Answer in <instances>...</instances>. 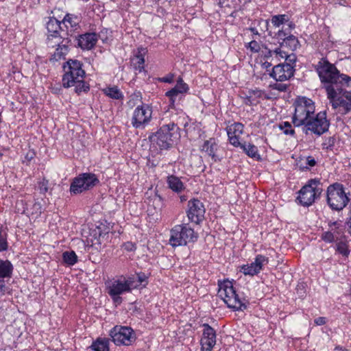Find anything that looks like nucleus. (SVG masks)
<instances>
[{
    "label": "nucleus",
    "mask_w": 351,
    "mask_h": 351,
    "mask_svg": "<svg viewBox=\"0 0 351 351\" xmlns=\"http://www.w3.org/2000/svg\"><path fill=\"white\" fill-rule=\"evenodd\" d=\"M335 349H336V350L339 349V350H341V351H348L347 349H346V348H343L339 347V346L336 347V348H335Z\"/></svg>",
    "instance_id": "obj_59"
},
{
    "label": "nucleus",
    "mask_w": 351,
    "mask_h": 351,
    "mask_svg": "<svg viewBox=\"0 0 351 351\" xmlns=\"http://www.w3.org/2000/svg\"><path fill=\"white\" fill-rule=\"evenodd\" d=\"M268 263V257L258 254L256 256L254 261L250 264L243 265L241 267V271L245 276H254L259 274Z\"/></svg>",
    "instance_id": "obj_16"
},
{
    "label": "nucleus",
    "mask_w": 351,
    "mask_h": 351,
    "mask_svg": "<svg viewBox=\"0 0 351 351\" xmlns=\"http://www.w3.org/2000/svg\"><path fill=\"white\" fill-rule=\"evenodd\" d=\"M9 283L0 280V296L5 295L7 293L10 292Z\"/></svg>",
    "instance_id": "obj_44"
},
{
    "label": "nucleus",
    "mask_w": 351,
    "mask_h": 351,
    "mask_svg": "<svg viewBox=\"0 0 351 351\" xmlns=\"http://www.w3.org/2000/svg\"><path fill=\"white\" fill-rule=\"evenodd\" d=\"M161 81L166 83H171L172 82V77H165L162 78Z\"/></svg>",
    "instance_id": "obj_56"
},
{
    "label": "nucleus",
    "mask_w": 351,
    "mask_h": 351,
    "mask_svg": "<svg viewBox=\"0 0 351 351\" xmlns=\"http://www.w3.org/2000/svg\"><path fill=\"white\" fill-rule=\"evenodd\" d=\"M99 183V180L95 173H80L73 178L70 186V192L75 195L80 194L91 190L98 185Z\"/></svg>",
    "instance_id": "obj_10"
},
{
    "label": "nucleus",
    "mask_w": 351,
    "mask_h": 351,
    "mask_svg": "<svg viewBox=\"0 0 351 351\" xmlns=\"http://www.w3.org/2000/svg\"><path fill=\"white\" fill-rule=\"evenodd\" d=\"M69 42L68 38H61L60 37H56V40L54 41H51V40L49 41H47V44L49 47H56V50L51 55L50 60L53 61H58L61 58H63L69 51Z\"/></svg>",
    "instance_id": "obj_18"
},
{
    "label": "nucleus",
    "mask_w": 351,
    "mask_h": 351,
    "mask_svg": "<svg viewBox=\"0 0 351 351\" xmlns=\"http://www.w3.org/2000/svg\"><path fill=\"white\" fill-rule=\"evenodd\" d=\"M110 336L117 346H130L136 339L133 329L128 326H115L110 330Z\"/></svg>",
    "instance_id": "obj_15"
},
{
    "label": "nucleus",
    "mask_w": 351,
    "mask_h": 351,
    "mask_svg": "<svg viewBox=\"0 0 351 351\" xmlns=\"http://www.w3.org/2000/svg\"><path fill=\"white\" fill-rule=\"evenodd\" d=\"M336 252L341 254L343 257L348 258L350 255V250L348 243L346 239L341 237L339 239H337L335 245Z\"/></svg>",
    "instance_id": "obj_28"
},
{
    "label": "nucleus",
    "mask_w": 351,
    "mask_h": 351,
    "mask_svg": "<svg viewBox=\"0 0 351 351\" xmlns=\"http://www.w3.org/2000/svg\"><path fill=\"white\" fill-rule=\"evenodd\" d=\"M279 128L286 135L293 136L295 134L294 130L292 128L291 123L288 121H284L279 125Z\"/></svg>",
    "instance_id": "obj_40"
},
{
    "label": "nucleus",
    "mask_w": 351,
    "mask_h": 351,
    "mask_svg": "<svg viewBox=\"0 0 351 351\" xmlns=\"http://www.w3.org/2000/svg\"><path fill=\"white\" fill-rule=\"evenodd\" d=\"M315 69L318 74L327 96L332 95L341 86H351V77L341 73L334 64L330 63L327 58H322L315 65Z\"/></svg>",
    "instance_id": "obj_1"
},
{
    "label": "nucleus",
    "mask_w": 351,
    "mask_h": 351,
    "mask_svg": "<svg viewBox=\"0 0 351 351\" xmlns=\"http://www.w3.org/2000/svg\"><path fill=\"white\" fill-rule=\"evenodd\" d=\"M262 95V91L258 89L249 90L246 93H243L242 98L246 105L254 106L259 102Z\"/></svg>",
    "instance_id": "obj_25"
},
{
    "label": "nucleus",
    "mask_w": 351,
    "mask_h": 351,
    "mask_svg": "<svg viewBox=\"0 0 351 351\" xmlns=\"http://www.w3.org/2000/svg\"><path fill=\"white\" fill-rule=\"evenodd\" d=\"M198 234L189 224L174 226L170 231L169 243L173 247L186 245L197 240Z\"/></svg>",
    "instance_id": "obj_8"
},
{
    "label": "nucleus",
    "mask_w": 351,
    "mask_h": 351,
    "mask_svg": "<svg viewBox=\"0 0 351 351\" xmlns=\"http://www.w3.org/2000/svg\"><path fill=\"white\" fill-rule=\"evenodd\" d=\"M64 75L62 82L65 88L75 87V92L77 95L87 93L90 86L84 81L85 71L82 69V63L77 60L69 59L63 65Z\"/></svg>",
    "instance_id": "obj_2"
},
{
    "label": "nucleus",
    "mask_w": 351,
    "mask_h": 351,
    "mask_svg": "<svg viewBox=\"0 0 351 351\" xmlns=\"http://www.w3.org/2000/svg\"><path fill=\"white\" fill-rule=\"evenodd\" d=\"M138 287V284L134 276H121L106 284L107 293L116 306L122 303L121 295L130 293L132 289Z\"/></svg>",
    "instance_id": "obj_4"
},
{
    "label": "nucleus",
    "mask_w": 351,
    "mask_h": 351,
    "mask_svg": "<svg viewBox=\"0 0 351 351\" xmlns=\"http://www.w3.org/2000/svg\"><path fill=\"white\" fill-rule=\"evenodd\" d=\"M104 93L114 99H123V95L119 88L117 86L107 87L103 90Z\"/></svg>",
    "instance_id": "obj_32"
},
{
    "label": "nucleus",
    "mask_w": 351,
    "mask_h": 351,
    "mask_svg": "<svg viewBox=\"0 0 351 351\" xmlns=\"http://www.w3.org/2000/svg\"><path fill=\"white\" fill-rule=\"evenodd\" d=\"M202 337L200 340L202 351H212L216 344V331L208 324L202 325Z\"/></svg>",
    "instance_id": "obj_19"
},
{
    "label": "nucleus",
    "mask_w": 351,
    "mask_h": 351,
    "mask_svg": "<svg viewBox=\"0 0 351 351\" xmlns=\"http://www.w3.org/2000/svg\"><path fill=\"white\" fill-rule=\"evenodd\" d=\"M295 112L293 116V123L296 127L304 125L315 114L314 102L309 98L298 97L295 101Z\"/></svg>",
    "instance_id": "obj_6"
},
{
    "label": "nucleus",
    "mask_w": 351,
    "mask_h": 351,
    "mask_svg": "<svg viewBox=\"0 0 351 351\" xmlns=\"http://www.w3.org/2000/svg\"><path fill=\"white\" fill-rule=\"evenodd\" d=\"M165 95L169 99V106L171 108H174L175 103L177 101V99L180 100L184 97L182 94L177 91H175V90L173 88L168 90L165 93Z\"/></svg>",
    "instance_id": "obj_35"
},
{
    "label": "nucleus",
    "mask_w": 351,
    "mask_h": 351,
    "mask_svg": "<svg viewBox=\"0 0 351 351\" xmlns=\"http://www.w3.org/2000/svg\"><path fill=\"white\" fill-rule=\"evenodd\" d=\"M180 201H181L182 202H185V201H186V199H187V197H186V196H185V195H181V196L180 197Z\"/></svg>",
    "instance_id": "obj_58"
},
{
    "label": "nucleus",
    "mask_w": 351,
    "mask_h": 351,
    "mask_svg": "<svg viewBox=\"0 0 351 351\" xmlns=\"http://www.w3.org/2000/svg\"><path fill=\"white\" fill-rule=\"evenodd\" d=\"M62 259L65 264L72 266L77 261V256L74 251H66L62 254Z\"/></svg>",
    "instance_id": "obj_34"
},
{
    "label": "nucleus",
    "mask_w": 351,
    "mask_h": 351,
    "mask_svg": "<svg viewBox=\"0 0 351 351\" xmlns=\"http://www.w3.org/2000/svg\"><path fill=\"white\" fill-rule=\"evenodd\" d=\"M47 29L48 32L47 41H54L56 37L61 38H65L66 34L64 33V29L62 21L56 19L55 17H50L47 23Z\"/></svg>",
    "instance_id": "obj_20"
},
{
    "label": "nucleus",
    "mask_w": 351,
    "mask_h": 351,
    "mask_svg": "<svg viewBox=\"0 0 351 351\" xmlns=\"http://www.w3.org/2000/svg\"><path fill=\"white\" fill-rule=\"evenodd\" d=\"M98 36L95 33H86L78 38V46L82 49H91L96 44Z\"/></svg>",
    "instance_id": "obj_23"
},
{
    "label": "nucleus",
    "mask_w": 351,
    "mask_h": 351,
    "mask_svg": "<svg viewBox=\"0 0 351 351\" xmlns=\"http://www.w3.org/2000/svg\"><path fill=\"white\" fill-rule=\"evenodd\" d=\"M8 247L7 234L5 233L2 234L1 228H0V252L7 250Z\"/></svg>",
    "instance_id": "obj_42"
},
{
    "label": "nucleus",
    "mask_w": 351,
    "mask_h": 351,
    "mask_svg": "<svg viewBox=\"0 0 351 351\" xmlns=\"http://www.w3.org/2000/svg\"><path fill=\"white\" fill-rule=\"evenodd\" d=\"M306 164L308 167H314L316 165V161L313 156H308L306 159Z\"/></svg>",
    "instance_id": "obj_52"
},
{
    "label": "nucleus",
    "mask_w": 351,
    "mask_h": 351,
    "mask_svg": "<svg viewBox=\"0 0 351 351\" xmlns=\"http://www.w3.org/2000/svg\"><path fill=\"white\" fill-rule=\"evenodd\" d=\"M300 46V43L297 37L293 35H289L284 42H280L278 47L274 49H282L286 51L285 49H289L290 51H293L296 50Z\"/></svg>",
    "instance_id": "obj_26"
},
{
    "label": "nucleus",
    "mask_w": 351,
    "mask_h": 351,
    "mask_svg": "<svg viewBox=\"0 0 351 351\" xmlns=\"http://www.w3.org/2000/svg\"><path fill=\"white\" fill-rule=\"evenodd\" d=\"M168 187L173 192L180 193L185 189L184 183L180 179L175 176H169L167 178Z\"/></svg>",
    "instance_id": "obj_27"
},
{
    "label": "nucleus",
    "mask_w": 351,
    "mask_h": 351,
    "mask_svg": "<svg viewBox=\"0 0 351 351\" xmlns=\"http://www.w3.org/2000/svg\"><path fill=\"white\" fill-rule=\"evenodd\" d=\"M343 86H341L338 90H335L334 94L327 97L332 108H339L341 114H346L351 111V90H345Z\"/></svg>",
    "instance_id": "obj_13"
},
{
    "label": "nucleus",
    "mask_w": 351,
    "mask_h": 351,
    "mask_svg": "<svg viewBox=\"0 0 351 351\" xmlns=\"http://www.w3.org/2000/svg\"><path fill=\"white\" fill-rule=\"evenodd\" d=\"M270 87L274 90H277L280 92H285L287 90L288 86L285 84L274 83L270 85Z\"/></svg>",
    "instance_id": "obj_45"
},
{
    "label": "nucleus",
    "mask_w": 351,
    "mask_h": 351,
    "mask_svg": "<svg viewBox=\"0 0 351 351\" xmlns=\"http://www.w3.org/2000/svg\"><path fill=\"white\" fill-rule=\"evenodd\" d=\"M145 58H138L135 63V69L141 72L144 70Z\"/></svg>",
    "instance_id": "obj_48"
},
{
    "label": "nucleus",
    "mask_w": 351,
    "mask_h": 351,
    "mask_svg": "<svg viewBox=\"0 0 351 351\" xmlns=\"http://www.w3.org/2000/svg\"><path fill=\"white\" fill-rule=\"evenodd\" d=\"M350 198L346 193L343 184L336 182L328 186L327 189V203L335 210H341L345 208Z\"/></svg>",
    "instance_id": "obj_9"
},
{
    "label": "nucleus",
    "mask_w": 351,
    "mask_h": 351,
    "mask_svg": "<svg viewBox=\"0 0 351 351\" xmlns=\"http://www.w3.org/2000/svg\"><path fill=\"white\" fill-rule=\"evenodd\" d=\"M317 326H322L326 324V318L324 317H319L314 320Z\"/></svg>",
    "instance_id": "obj_53"
},
{
    "label": "nucleus",
    "mask_w": 351,
    "mask_h": 351,
    "mask_svg": "<svg viewBox=\"0 0 351 351\" xmlns=\"http://www.w3.org/2000/svg\"><path fill=\"white\" fill-rule=\"evenodd\" d=\"M204 206L200 200L193 199L189 201L186 214L190 221L199 223L204 218Z\"/></svg>",
    "instance_id": "obj_17"
},
{
    "label": "nucleus",
    "mask_w": 351,
    "mask_h": 351,
    "mask_svg": "<svg viewBox=\"0 0 351 351\" xmlns=\"http://www.w3.org/2000/svg\"><path fill=\"white\" fill-rule=\"evenodd\" d=\"M340 234L339 230H335L334 232L332 231H326L322 234V239L326 243H330L335 241H336L337 239V234Z\"/></svg>",
    "instance_id": "obj_39"
},
{
    "label": "nucleus",
    "mask_w": 351,
    "mask_h": 351,
    "mask_svg": "<svg viewBox=\"0 0 351 351\" xmlns=\"http://www.w3.org/2000/svg\"><path fill=\"white\" fill-rule=\"evenodd\" d=\"M153 108L147 104L141 103L134 110L131 125L135 129H145L152 119Z\"/></svg>",
    "instance_id": "obj_12"
},
{
    "label": "nucleus",
    "mask_w": 351,
    "mask_h": 351,
    "mask_svg": "<svg viewBox=\"0 0 351 351\" xmlns=\"http://www.w3.org/2000/svg\"><path fill=\"white\" fill-rule=\"evenodd\" d=\"M307 131L320 136L328 130L330 122L326 117V112L321 111L317 114H315L304 125Z\"/></svg>",
    "instance_id": "obj_14"
},
{
    "label": "nucleus",
    "mask_w": 351,
    "mask_h": 351,
    "mask_svg": "<svg viewBox=\"0 0 351 351\" xmlns=\"http://www.w3.org/2000/svg\"><path fill=\"white\" fill-rule=\"evenodd\" d=\"M271 56L276 58L278 60L285 59V62L278 64L273 67L270 75L276 81L284 82L291 79L295 72L297 57L293 53L284 51L282 49H269Z\"/></svg>",
    "instance_id": "obj_3"
},
{
    "label": "nucleus",
    "mask_w": 351,
    "mask_h": 351,
    "mask_svg": "<svg viewBox=\"0 0 351 351\" xmlns=\"http://www.w3.org/2000/svg\"><path fill=\"white\" fill-rule=\"evenodd\" d=\"M173 89L184 95V94L189 91V87L188 84L183 81L182 77H178L176 84Z\"/></svg>",
    "instance_id": "obj_38"
},
{
    "label": "nucleus",
    "mask_w": 351,
    "mask_h": 351,
    "mask_svg": "<svg viewBox=\"0 0 351 351\" xmlns=\"http://www.w3.org/2000/svg\"><path fill=\"white\" fill-rule=\"evenodd\" d=\"M136 278V282L138 284V287L144 282H146L147 276L145 274H138L137 276V280Z\"/></svg>",
    "instance_id": "obj_51"
},
{
    "label": "nucleus",
    "mask_w": 351,
    "mask_h": 351,
    "mask_svg": "<svg viewBox=\"0 0 351 351\" xmlns=\"http://www.w3.org/2000/svg\"><path fill=\"white\" fill-rule=\"evenodd\" d=\"M178 129V126L174 123L163 125L156 132L149 136L151 144L153 146L158 145L160 149H168L173 143Z\"/></svg>",
    "instance_id": "obj_7"
},
{
    "label": "nucleus",
    "mask_w": 351,
    "mask_h": 351,
    "mask_svg": "<svg viewBox=\"0 0 351 351\" xmlns=\"http://www.w3.org/2000/svg\"><path fill=\"white\" fill-rule=\"evenodd\" d=\"M329 226L331 228V230H333V226L337 229V230H338L339 228V223L337 221L331 222L329 223Z\"/></svg>",
    "instance_id": "obj_54"
},
{
    "label": "nucleus",
    "mask_w": 351,
    "mask_h": 351,
    "mask_svg": "<svg viewBox=\"0 0 351 351\" xmlns=\"http://www.w3.org/2000/svg\"><path fill=\"white\" fill-rule=\"evenodd\" d=\"M34 157V152H28L26 156H25V158L28 160V161H30Z\"/></svg>",
    "instance_id": "obj_55"
},
{
    "label": "nucleus",
    "mask_w": 351,
    "mask_h": 351,
    "mask_svg": "<svg viewBox=\"0 0 351 351\" xmlns=\"http://www.w3.org/2000/svg\"><path fill=\"white\" fill-rule=\"evenodd\" d=\"M335 144V138L333 136L325 138L322 143V147L326 150H332Z\"/></svg>",
    "instance_id": "obj_41"
},
{
    "label": "nucleus",
    "mask_w": 351,
    "mask_h": 351,
    "mask_svg": "<svg viewBox=\"0 0 351 351\" xmlns=\"http://www.w3.org/2000/svg\"><path fill=\"white\" fill-rule=\"evenodd\" d=\"M123 247L126 251H134L136 248V245L132 242H126L123 245Z\"/></svg>",
    "instance_id": "obj_50"
},
{
    "label": "nucleus",
    "mask_w": 351,
    "mask_h": 351,
    "mask_svg": "<svg viewBox=\"0 0 351 351\" xmlns=\"http://www.w3.org/2000/svg\"><path fill=\"white\" fill-rule=\"evenodd\" d=\"M90 348L93 351H110L108 341L102 339H97L93 341Z\"/></svg>",
    "instance_id": "obj_31"
},
{
    "label": "nucleus",
    "mask_w": 351,
    "mask_h": 351,
    "mask_svg": "<svg viewBox=\"0 0 351 351\" xmlns=\"http://www.w3.org/2000/svg\"><path fill=\"white\" fill-rule=\"evenodd\" d=\"M348 223H350V226L351 227V218H350V221H348Z\"/></svg>",
    "instance_id": "obj_61"
},
{
    "label": "nucleus",
    "mask_w": 351,
    "mask_h": 351,
    "mask_svg": "<svg viewBox=\"0 0 351 351\" xmlns=\"http://www.w3.org/2000/svg\"><path fill=\"white\" fill-rule=\"evenodd\" d=\"M249 29L254 35H259L258 30L255 27H250Z\"/></svg>",
    "instance_id": "obj_57"
},
{
    "label": "nucleus",
    "mask_w": 351,
    "mask_h": 351,
    "mask_svg": "<svg viewBox=\"0 0 351 351\" xmlns=\"http://www.w3.org/2000/svg\"><path fill=\"white\" fill-rule=\"evenodd\" d=\"M243 124L241 123H234L227 127V134L231 145L234 147L241 145L239 139L243 133Z\"/></svg>",
    "instance_id": "obj_21"
},
{
    "label": "nucleus",
    "mask_w": 351,
    "mask_h": 351,
    "mask_svg": "<svg viewBox=\"0 0 351 351\" xmlns=\"http://www.w3.org/2000/svg\"><path fill=\"white\" fill-rule=\"evenodd\" d=\"M248 47L251 50L252 52L257 53L261 50V47L259 43L256 40H252L248 43Z\"/></svg>",
    "instance_id": "obj_46"
},
{
    "label": "nucleus",
    "mask_w": 351,
    "mask_h": 351,
    "mask_svg": "<svg viewBox=\"0 0 351 351\" xmlns=\"http://www.w3.org/2000/svg\"><path fill=\"white\" fill-rule=\"evenodd\" d=\"M289 21V17L287 14H277L271 17V23L275 27H279L282 25Z\"/></svg>",
    "instance_id": "obj_36"
},
{
    "label": "nucleus",
    "mask_w": 351,
    "mask_h": 351,
    "mask_svg": "<svg viewBox=\"0 0 351 351\" xmlns=\"http://www.w3.org/2000/svg\"><path fill=\"white\" fill-rule=\"evenodd\" d=\"M218 295L227 304L228 308L235 311H243L247 308L233 287L232 281L228 280L218 282Z\"/></svg>",
    "instance_id": "obj_5"
},
{
    "label": "nucleus",
    "mask_w": 351,
    "mask_h": 351,
    "mask_svg": "<svg viewBox=\"0 0 351 351\" xmlns=\"http://www.w3.org/2000/svg\"><path fill=\"white\" fill-rule=\"evenodd\" d=\"M38 189L40 193H46L49 190V181L45 178L40 181L38 182Z\"/></svg>",
    "instance_id": "obj_43"
},
{
    "label": "nucleus",
    "mask_w": 351,
    "mask_h": 351,
    "mask_svg": "<svg viewBox=\"0 0 351 351\" xmlns=\"http://www.w3.org/2000/svg\"><path fill=\"white\" fill-rule=\"evenodd\" d=\"M80 18L72 14H66L62 21L64 33L67 36L69 33H73L80 27Z\"/></svg>",
    "instance_id": "obj_22"
},
{
    "label": "nucleus",
    "mask_w": 351,
    "mask_h": 351,
    "mask_svg": "<svg viewBox=\"0 0 351 351\" xmlns=\"http://www.w3.org/2000/svg\"><path fill=\"white\" fill-rule=\"evenodd\" d=\"M288 34H287L284 30L281 29V30H279L276 34V38L278 39V43H280V42H284L285 40L287 38L288 36Z\"/></svg>",
    "instance_id": "obj_47"
},
{
    "label": "nucleus",
    "mask_w": 351,
    "mask_h": 351,
    "mask_svg": "<svg viewBox=\"0 0 351 351\" xmlns=\"http://www.w3.org/2000/svg\"><path fill=\"white\" fill-rule=\"evenodd\" d=\"M14 266L8 260L0 258V280L9 283L12 277Z\"/></svg>",
    "instance_id": "obj_24"
},
{
    "label": "nucleus",
    "mask_w": 351,
    "mask_h": 351,
    "mask_svg": "<svg viewBox=\"0 0 351 351\" xmlns=\"http://www.w3.org/2000/svg\"><path fill=\"white\" fill-rule=\"evenodd\" d=\"M289 26L291 28L294 27V25H293L292 23H290L289 24Z\"/></svg>",
    "instance_id": "obj_60"
},
{
    "label": "nucleus",
    "mask_w": 351,
    "mask_h": 351,
    "mask_svg": "<svg viewBox=\"0 0 351 351\" xmlns=\"http://www.w3.org/2000/svg\"><path fill=\"white\" fill-rule=\"evenodd\" d=\"M147 50L146 48L144 47H139L138 48V51L135 56L136 60H138V58H145V56L147 53Z\"/></svg>",
    "instance_id": "obj_49"
},
{
    "label": "nucleus",
    "mask_w": 351,
    "mask_h": 351,
    "mask_svg": "<svg viewBox=\"0 0 351 351\" xmlns=\"http://www.w3.org/2000/svg\"><path fill=\"white\" fill-rule=\"evenodd\" d=\"M142 100V96L141 93L139 91L134 92L132 95H130L129 99L127 101V105L130 108H134L135 106L138 104V102H141Z\"/></svg>",
    "instance_id": "obj_37"
},
{
    "label": "nucleus",
    "mask_w": 351,
    "mask_h": 351,
    "mask_svg": "<svg viewBox=\"0 0 351 351\" xmlns=\"http://www.w3.org/2000/svg\"><path fill=\"white\" fill-rule=\"evenodd\" d=\"M241 148L243 149V150L245 152V153L250 158H258L260 157L258 152V148L251 144H242L241 143V145L239 146Z\"/></svg>",
    "instance_id": "obj_33"
},
{
    "label": "nucleus",
    "mask_w": 351,
    "mask_h": 351,
    "mask_svg": "<svg viewBox=\"0 0 351 351\" xmlns=\"http://www.w3.org/2000/svg\"><path fill=\"white\" fill-rule=\"evenodd\" d=\"M43 212V206L40 202H35L31 205H27V208L23 210V213L27 216L38 217Z\"/></svg>",
    "instance_id": "obj_29"
},
{
    "label": "nucleus",
    "mask_w": 351,
    "mask_h": 351,
    "mask_svg": "<svg viewBox=\"0 0 351 351\" xmlns=\"http://www.w3.org/2000/svg\"><path fill=\"white\" fill-rule=\"evenodd\" d=\"M319 180L312 179L300 189L297 198L300 204L303 206H309L314 203L322 191L319 187Z\"/></svg>",
    "instance_id": "obj_11"
},
{
    "label": "nucleus",
    "mask_w": 351,
    "mask_h": 351,
    "mask_svg": "<svg viewBox=\"0 0 351 351\" xmlns=\"http://www.w3.org/2000/svg\"><path fill=\"white\" fill-rule=\"evenodd\" d=\"M217 145L215 138H210L204 142L202 145V151L205 152L208 156L213 158H215V152L217 151Z\"/></svg>",
    "instance_id": "obj_30"
},
{
    "label": "nucleus",
    "mask_w": 351,
    "mask_h": 351,
    "mask_svg": "<svg viewBox=\"0 0 351 351\" xmlns=\"http://www.w3.org/2000/svg\"><path fill=\"white\" fill-rule=\"evenodd\" d=\"M1 117V112H0V117Z\"/></svg>",
    "instance_id": "obj_62"
}]
</instances>
